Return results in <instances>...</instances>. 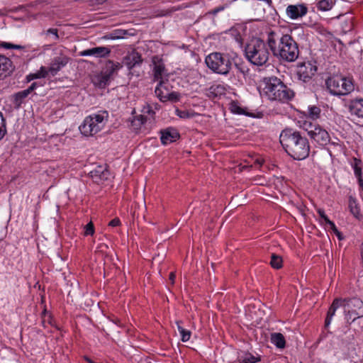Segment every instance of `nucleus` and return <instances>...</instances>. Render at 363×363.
Instances as JSON below:
<instances>
[{
  "instance_id": "obj_3",
  "label": "nucleus",
  "mask_w": 363,
  "mask_h": 363,
  "mask_svg": "<svg viewBox=\"0 0 363 363\" xmlns=\"http://www.w3.org/2000/svg\"><path fill=\"white\" fill-rule=\"evenodd\" d=\"M339 307H342L343 308L344 313L347 321L352 320V322H353L357 318L363 316V302L359 298H335L328 311L325 321V328H328L330 325L332 318L334 316L336 310Z\"/></svg>"
},
{
  "instance_id": "obj_45",
  "label": "nucleus",
  "mask_w": 363,
  "mask_h": 363,
  "mask_svg": "<svg viewBox=\"0 0 363 363\" xmlns=\"http://www.w3.org/2000/svg\"><path fill=\"white\" fill-rule=\"evenodd\" d=\"M1 46L4 48H6V49H10V48H12V47L13 46V44L4 42L1 44Z\"/></svg>"
},
{
  "instance_id": "obj_55",
  "label": "nucleus",
  "mask_w": 363,
  "mask_h": 363,
  "mask_svg": "<svg viewBox=\"0 0 363 363\" xmlns=\"http://www.w3.org/2000/svg\"><path fill=\"white\" fill-rule=\"evenodd\" d=\"M147 112L148 113H153V111L152 110H150V108H148V110L147 111Z\"/></svg>"
},
{
  "instance_id": "obj_7",
  "label": "nucleus",
  "mask_w": 363,
  "mask_h": 363,
  "mask_svg": "<svg viewBox=\"0 0 363 363\" xmlns=\"http://www.w3.org/2000/svg\"><path fill=\"white\" fill-rule=\"evenodd\" d=\"M207 67L213 72L226 75L230 72L232 62L228 54L212 52L205 60Z\"/></svg>"
},
{
  "instance_id": "obj_38",
  "label": "nucleus",
  "mask_w": 363,
  "mask_h": 363,
  "mask_svg": "<svg viewBox=\"0 0 363 363\" xmlns=\"http://www.w3.org/2000/svg\"><path fill=\"white\" fill-rule=\"evenodd\" d=\"M352 27L353 25L351 21H350L349 22H345V23L342 24V28L345 33L350 31L352 29Z\"/></svg>"
},
{
  "instance_id": "obj_28",
  "label": "nucleus",
  "mask_w": 363,
  "mask_h": 363,
  "mask_svg": "<svg viewBox=\"0 0 363 363\" xmlns=\"http://www.w3.org/2000/svg\"><path fill=\"white\" fill-rule=\"evenodd\" d=\"M223 89V86L220 85H212L208 89H206V94L208 97H216L218 93H220Z\"/></svg>"
},
{
  "instance_id": "obj_21",
  "label": "nucleus",
  "mask_w": 363,
  "mask_h": 363,
  "mask_svg": "<svg viewBox=\"0 0 363 363\" xmlns=\"http://www.w3.org/2000/svg\"><path fill=\"white\" fill-rule=\"evenodd\" d=\"M271 342L278 348H284L286 341L284 335L280 333H274L271 334Z\"/></svg>"
},
{
  "instance_id": "obj_36",
  "label": "nucleus",
  "mask_w": 363,
  "mask_h": 363,
  "mask_svg": "<svg viewBox=\"0 0 363 363\" xmlns=\"http://www.w3.org/2000/svg\"><path fill=\"white\" fill-rule=\"evenodd\" d=\"M328 225H329L330 229L335 233V235L338 237L339 240H342V235L340 233V232L337 230V228H336L335 223L331 221L330 222Z\"/></svg>"
},
{
  "instance_id": "obj_20",
  "label": "nucleus",
  "mask_w": 363,
  "mask_h": 363,
  "mask_svg": "<svg viewBox=\"0 0 363 363\" xmlns=\"http://www.w3.org/2000/svg\"><path fill=\"white\" fill-rule=\"evenodd\" d=\"M90 175L95 182H99L101 180L107 179L108 172L99 167L97 169L91 171Z\"/></svg>"
},
{
  "instance_id": "obj_42",
  "label": "nucleus",
  "mask_w": 363,
  "mask_h": 363,
  "mask_svg": "<svg viewBox=\"0 0 363 363\" xmlns=\"http://www.w3.org/2000/svg\"><path fill=\"white\" fill-rule=\"evenodd\" d=\"M318 213L320 216L321 218H323L327 224H328L331 220L328 218V216L325 215V211L323 209H318Z\"/></svg>"
},
{
  "instance_id": "obj_9",
  "label": "nucleus",
  "mask_w": 363,
  "mask_h": 363,
  "mask_svg": "<svg viewBox=\"0 0 363 363\" xmlns=\"http://www.w3.org/2000/svg\"><path fill=\"white\" fill-rule=\"evenodd\" d=\"M309 137L322 146L328 145L330 141V137L328 131L319 125H317L316 128H314L313 130H310Z\"/></svg>"
},
{
  "instance_id": "obj_29",
  "label": "nucleus",
  "mask_w": 363,
  "mask_h": 363,
  "mask_svg": "<svg viewBox=\"0 0 363 363\" xmlns=\"http://www.w3.org/2000/svg\"><path fill=\"white\" fill-rule=\"evenodd\" d=\"M270 264L274 269H280L282 267L281 257L277 255L272 254Z\"/></svg>"
},
{
  "instance_id": "obj_14",
  "label": "nucleus",
  "mask_w": 363,
  "mask_h": 363,
  "mask_svg": "<svg viewBox=\"0 0 363 363\" xmlns=\"http://www.w3.org/2000/svg\"><path fill=\"white\" fill-rule=\"evenodd\" d=\"M111 50L107 47H94L80 52L79 55L82 57H104L108 56Z\"/></svg>"
},
{
  "instance_id": "obj_32",
  "label": "nucleus",
  "mask_w": 363,
  "mask_h": 363,
  "mask_svg": "<svg viewBox=\"0 0 363 363\" xmlns=\"http://www.w3.org/2000/svg\"><path fill=\"white\" fill-rule=\"evenodd\" d=\"M6 133V121L1 111H0V140Z\"/></svg>"
},
{
  "instance_id": "obj_33",
  "label": "nucleus",
  "mask_w": 363,
  "mask_h": 363,
  "mask_svg": "<svg viewBox=\"0 0 363 363\" xmlns=\"http://www.w3.org/2000/svg\"><path fill=\"white\" fill-rule=\"evenodd\" d=\"M177 115L181 118H192L195 113H190L188 111L176 110Z\"/></svg>"
},
{
  "instance_id": "obj_13",
  "label": "nucleus",
  "mask_w": 363,
  "mask_h": 363,
  "mask_svg": "<svg viewBox=\"0 0 363 363\" xmlns=\"http://www.w3.org/2000/svg\"><path fill=\"white\" fill-rule=\"evenodd\" d=\"M171 89L172 86L168 80L161 79L155 88V93L161 101L164 102L167 96L172 91Z\"/></svg>"
},
{
  "instance_id": "obj_23",
  "label": "nucleus",
  "mask_w": 363,
  "mask_h": 363,
  "mask_svg": "<svg viewBox=\"0 0 363 363\" xmlns=\"http://www.w3.org/2000/svg\"><path fill=\"white\" fill-rule=\"evenodd\" d=\"M349 209L350 213L357 218H359L360 216V208L359 203L357 200L352 197H349Z\"/></svg>"
},
{
  "instance_id": "obj_54",
  "label": "nucleus",
  "mask_w": 363,
  "mask_h": 363,
  "mask_svg": "<svg viewBox=\"0 0 363 363\" xmlns=\"http://www.w3.org/2000/svg\"><path fill=\"white\" fill-rule=\"evenodd\" d=\"M256 162H257L259 165L262 164V161L260 160H257Z\"/></svg>"
},
{
  "instance_id": "obj_40",
  "label": "nucleus",
  "mask_w": 363,
  "mask_h": 363,
  "mask_svg": "<svg viewBox=\"0 0 363 363\" xmlns=\"http://www.w3.org/2000/svg\"><path fill=\"white\" fill-rule=\"evenodd\" d=\"M235 67L236 69H238V71L240 73H242V74H245L246 73L248 72L249 69L244 65H240V64H238V63H235Z\"/></svg>"
},
{
  "instance_id": "obj_48",
  "label": "nucleus",
  "mask_w": 363,
  "mask_h": 363,
  "mask_svg": "<svg viewBox=\"0 0 363 363\" xmlns=\"http://www.w3.org/2000/svg\"><path fill=\"white\" fill-rule=\"evenodd\" d=\"M223 9H224V6L217 7V8L214 9V10L213 11V13L216 14L218 12L223 11Z\"/></svg>"
},
{
  "instance_id": "obj_6",
  "label": "nucleus",
  "mask_w": 363,
  "mask_h": 363,
  "mask_svg": "<svg viewBox=\"0 0 363 363\" xmlns=\"http://www.w3.org/2000/svg\"><path fill=\"white\" fill-rule=\"evenodd\" d=\"M108 120V111H99L86 116L79 126V130L85 136H92L105 127Z\"/></svg>"
},
{
  "instance_id": "obj_10",
  "label": "nucleus",
  "mask_w": 363,
  "mask_h": 363,
  "mask_svg": "<svg viewBox=\"0 0 363 363\" xmlns=\"http://www.w3.org/2000/svg\"><path fill=\"white\" fill-rule=\"evenodd\" d=\"M348 110L352 116L363 118V99L356 98L350 100L347 104Z\"/></svg>"
},
{
  "instance_id": "obj_5",
  "label": "nucleus",
  "mask_w": 363,
  "mask_h": 363,
  "mask_svg": "<svg viewBox=\"0 0 363 363\" xmlns=\"http://www.w3.org/2000/svg\"><path fill=\"white\" fill-rule=\"evenodd\" d=\"M267 40L257 38L251 40L245 47L246 58L253 65L262 66L265 65L269 57Z\"/></svg>"
},
{
  "instance_id": "obj_25",
  "label": "nucleus",
  "mask_w": 363,
  "mask_h": 363,
  "mask_svg": "<svg viewBox=\"0 0 363 363\" xmlns=\"http://www.w3.org/2000/svg\"><path fill=\"white\" fill-rule=\"evenodd\" d=\"M154 62V77L155 79H162V75L164 72V65L161 61L156 62L155 59L153 60Z\"/></svg>"
},
{
  "instance_id": "obj_47",
  "label": "nucleus",
  "mask_w": 363,
  "mask_h": 363,
  "mask_svg": "<svg viewBox=\"0 0 363 363\" xmlns=\"http://www.w3.org/2000/svg\"><path fill=\"white\" fill-rule=\"evenodd\" d=\"M180 321H177L176 322V324L177 325V329H178V331L179 332V333H184V330H185L184 328H183L181 325H180Z\"/></svg>"
},
{
  "instance_id": "obj_16",
  "label": "nucleus",
  "mask_w": 363,
  "mask_h": 363,
  "mask_svg": "<svg viewBox=\"0 0 363 363\" xmlns=\"http://www.w3.org/2000/svg\"><path fill=\"white\" fill-rule=\"evenodd\" d=\"M69 60V57L64 55L55 57L50 65L49 72L52 75H55L62 67L67 65Z\"/></svg>"
},
{
  "instance_id": "obj_52",
  "label": "nucleus",
  "mask_w": 363,
  "mask_h": 363,
  "mask_svg": "<svg viewBox=\"0 0 363 363\" xmlns=\"http://www.w3.org/2000/svg\"><path fill=\"white\" fill-rule=\"evenodd\" d=\"M354 172H355V174L358 177V178L359 177H361V174H360V170L359 169H358L357 168H355Z\"/></svg>"
},
{
  "instance_id": "obj_15",
  "label": "nucleus",
  "mask_w": 363,
  "mask_h": 363,
  "mask_svg": "<svg viewBox=\"0 0 363 363\" xmlns=\"http://www.w3.org/2000/svg\"><path fill=\"white\" fill-rule=\"evenodd\" d=\"M160 133L161 142L164 145L173 143L179 138V133L174 128H167L166 129L162 130Z\"/></svg>"
},
{
  "instance_id": "obj_26",
  "label": "nucleus",
  "mask_w": 363,
  "mask_h": 363,
  "mask_svg": "<svg viewBox=\"0 0 363 363\" xmlns=\"http://www.w3.org/2000/svg\"><path fill=\"white\" fill-rule=\"evenodd\" d=\"M29 94V91L23 90L19 91L14 95V104L16 108H19L23 102V99Z\"/></svg>"
},
{
  "instance_id": "obj_50",
  "label": "nucleus",
  "mask_w": 363,
  "mask_h": 363,
  "mask_svg": "<svg viewBox=\"0 0 363 363\" xmlns=\"http://www.w3.org/2000/svg\"><path fill=\"white\" fill-rule=\"evenodd\" d=\"M138 120H140V121L141 124H143V123H145V121H146V117H145V116H140L138 117Z\"/></svg>"
},
{
  "instance_id": "obj_51",
  "label": "nucleus",
  "mask_w": 363,
  "mask_h": 363,
  "mask_svg": "<svg viewBox=\"0 0 363 363\" xmlns=\"http://www.w3.org/2000/svg\"><path fill=\"white\" fill-rule=\"evenodd\" d=\"M358 183H359V186H360L362 189H363V179H362L361 177H359L358 178Z\"/></svg>"
},
{
  "instance_id": "obj_37",
  "label": "nucleus",
  "mask_w": 363,
  "mask_h": 363,
  "mask_svg": "<svg viewBox=\"0 0 363 363\" xmlns=\"http://www.w3.org/2000/svg\"><path fill=\"white\" fill-rule=\"evenodd\" d=\"M316 124H312L311 123L305 122L303 123V129L307 131L308 135H309V131L313 130L314 128H316Z\"/></svg>"
},
{
  "instance_id": "obj_1",
  "label": "nucleus",
  "mask_w": 363,
  "mask_h": 363,
  "mask_svg": "<svg viewBox=\"0 0 363 363\" xmlns=\"http://www.w3.org/2000/svg\"><path fill=\"white\" fill-rule=\"evenodd\" d=\"M268 48L273 55L286 62H294L298 57L297 43L289 34H284L280 28L270 29L266 32Z\"/></svg>"
},
{
  "instance_id": "obj_8",
  "label": "nucleus",
  "mask_w": 363,
  "mask_h": 363,
  "mask_svg": "<svg viewBox=\"0 0 363 363\" xmlns=\"http://www.w3.org/2000/svg\"><path fill=\"white\" fill-rule=\"evenodd\" d=\"M326 85L333 95H346L354 90L352 79L341 76H333L326 80Z\"/></svg>"
},
{
  "instance_id": "obj_44",
  "label": "nucleus",
  "mask_w": 363,
  "mask_h": 363,
  "mask_svg": "<svg viewBox=\"0 0 363 363\" xmlns=\"http://www.w3.org/2000/svg\"><path fill=\"white\" fill-rule=\"evenodd\" d=\"M119 224H120V220L118 218H116L111 220L108 223V225L112 227L118 226V225H119Z\"/></svg>"
},
{
  "instance_id": "obj_19",
  "label": "nucleus",
  "mask_w": 363,
  "mask_h": 363,
  "mask_svg": "<svg viewBox=\"0 0 363 363\" xmlns=\"http://www.w3.org/2000/svg\"><path fill=\"white\" fill-rule=\"evenodd\" d=\"M126 35H132L127 30L116 29L105 35L103 38L105 40H116L123 38Z\"/></svg>"
},
{
  "instance_id": "obj_41",
  "label": "nucleus",
  "mask_w": 363,
  "mask_h": 363,
  "mask_svg": "<svg viewBox=\"0 0 363 363\" xmlns=\"http://www.w3.org/2000/svg\"><path fill=\"white\" fill-rule=\"evenodd\" d=\"M180 335H182V340L183 342H186L190 338L191 332L189 330H184V333H181Z\"/></svg>"
},
{
  "instance_id": "obj_17",
  "label": "nucleus",
  "mask_w": 363,
  "mask_h": 363,
  "mask_svg": "<svg viewBox=\"0 0 363 363\" xmlns=\"http://www.w3.org/2000/svg\"><path fill=\"white\" fill-rule=\"evenodd\" d=\"M122 67V65L119 62H114L111 60H108L106 65L105 70L103 72L110 79H112L113 76Z\"/></svg>"
},
{
  "instance_id": "obj_39",
  "label": "nucleus",
  "mask_w": 363,
  "mask_h": 363,
  "mask_svg": "<svg viewBox=\"0 0 363 363\" xmlns=\"http://www.w3.org/2000/svg\"><path fill=\"white\" fill-rule=\"evenodd\" d=\"M308 67L310 69V72L306 71V75L304 76V78H310L312 75H314L316 68L315 67H313L310 63L308 64Z\"/></svg>"
},
{
  "instance_id": "obj_43",
  "label": "nucleus",
  "mask_w": 363,
  "mask_h": 363,
  "mask_svg": "<svg viewBox=\"0 0 363 363\" xmlns=\"http://www.w3.org/2000/svg\"><path fill=\"white\" fill-rule=\"evenodd\" d=\"M46 34H52L54 35L55 40H57L59 38L58 34H57V30L56 28H49L46 31Z\"/></svg>"
},
{
  "instance_id": "obj_2",
  "label": "nucleus",
  "mask_w": 363,
  "mask_h": 363,
  "mask_svg": "<svg viewBox=\"0 0 363 363\" xmlns=\"http://www.w3.org/2000/svg\"><path fill=\"white\" fill-rule=\"evenodd\" d=\"M279 140L287 154L294 160H301L308 156V141L298 131L285 129L281 133Z\"/></svg>"
},
{
  "instance_id": "obj_27",
  "label": "nucleus",
  "mask_w": 363,
  "mask_h": 363,
  "mask_svg": "<svg viewBox=\"0 0 363 363\" xmlns=\"http://www.w3.org/2000/svg\"><path fill=\"white\" fill-rule=\"evenodd\" d=\"M333 5V0H320L318 1L317 6L319 10L326 11L330 10Z\"/></svg>"
},
{
  "instance_id": "obj_4",
  "label": "nucleus",
  "mask_w": 363,
  "mask_h": 363,
  "mask_svg": "<svg viewBox=\"0 0 363 363\" xmlns=\"http://www.w3.org/2000/svg\"><path fill=\"white\" fill-rule=\"evenodd\" d=\"M264 94L270 100L287 101L294 96V91L276 77L264 78Z\"/></svg>"
},
{
  "instance_id": "obj_24",
  "label": "nucleus",
  "mask_w": 363,
  "mask_h": 363,
  "mask_svg": "<svg viewBox=\"0 0 363 363\" xmlns=\"http://www.w3.org/2000/svg\"><path fill=\"white\" fill-rule=\"evenodd\" d=\"M238 358L240 363H256L260 361L259 356H254L252 354L247 352L240 354Z\"/></svg>"
},
{
  "instance_id": "obj_18",
  "label": "nucleus",
  "mask_w": 363,
  "mask_h": 363,
  "mask_svg": "<svg viewBox=\"0 0 363 363\" xmlns=\"http://www.w3.org/2000/svg\"><path fill=\"white\" fill-rule=\"evenodd\" d=\"M13 70L12 62L8 57L0 55V76L6 72H11Z\"/></svg>"
},
{
  "instance_id": "obj_30",
  "label": "nucleus",
  "mask_w": 363,
  "mask_h": 363,
  "mask_svg": "<svg viewBox=\"0 0 363 363\" xmlns=\"http://www.w3.org/2000/svg\"><path fill=\"white\" fill-rule=\"evenodd\" d=\"M48 71L45 69V67H42L40 68V70L35 74H30L28 76H27L28 81L33 80L34 79H39L42 77H45L48 75Z\"/></svg>"
},
{
  "instance_id": "obj_53",
  "label": "nucleus",
  "mask_w": 363,
  "mask_h": 363,
  "mask_svg": "<svg viewBox=\"0 0 363 363\" xmlns=\"http://www.w3.org/2000/svg\"><path fill=\"white\" fill-rule=\"evenodd\" d=\"M23 47L21 46V45H13V46L12 47V48L13 49H21Z\"/></svg>"
},
{
  "instance_id": "obj_12",
  "label": "nucleus",
  "mask_w": 363,
  "mask_h": 363,
  "mask_svg": "<svg viewBox=\"0 0 363 363\" xmlns=\"http://www.w3.org/2000/svg\"><path fill=\"white\" fill-rule=\"evenodd\" d=\"M123 64L128 69L140 66L143 62L141 55L135 50H132L123 58Z\"/></svg>"
},
{
  "instance_id": "obj_49",
  "label": "nucleus",
  "mask_w": 363,
  "mask_h": 363,
  "mask_svg": "<svg viewBox=\"0 0 363 363\" xmlns=\"http://www.w3.org/2000/svg\"><path fill=\"white\" fill-rule=\"evenodd\" d=\"M175 277V274L174 272H171L169 279L172 281V284H174Z\"/></svg>"
},
{
  "instance_id": "obj_34",
  "label": "nucleus",
  "mask_w": 363,
  "mask_h": 363,
  "mask_svg": "<svg viewBox=\"0 0 363 363\" xmlns=\"http://www.w3.org/2000/svg\"><path fill=\"white\" fill-rule=\"evenodd\" d=\"M179 99V94L174 91H171L168 96L166 97V101H177Z\"/></svg>"
},
{
  "instance_id": "obj_35",
  "label": "nucleus",
  "mask_w": 363,
  "mask_h": 363,
  "mask_svg": "<svg viewBox=\"0 0 363 363\" xmlns=\"http://www.w3.org/2000/svg\"><path fill=\"white\" fill-rule=\"evenodd\" d=\"M85 228V232H84V234L86 235H93L94 233V225L91 222L89 223L88 224H86L84 227Z\"/></svg>"
},
{
  "instance_id": "obj_11",
  "label": "nucleus",
  "mask_w": 363,
  "mask_h": 363,
  "mask_svg": "<svg viewBox=\"0 0 363 363\" xmlns=\"http://www.w3.org/2000/svg\"><path fill=\"white\" fill-rule=\"evenodd\" d=\"M308 12V8L304 4L289 5L286 13L291 19H297L305 16Z\"/></svg>"
},
{
  "instance_id": "obj_46",
  "label": "nucleus",
  "mask_w": 363,
  "mask_h": 363,
  "mask_svg": "<svg viewBox=\"0 0 363 363\" xmlns=\"http://www.w3.org/2000/svg\"><path fill=\"white\" fill-rule=\"evenodd\" d=\"M37 86V84L33 82L26 90L29 91V94L33 91Z\"/></svg>"
},
{
  "instance_id": "obj_31",
  "label": "nucleus",
  "mask_w": 363,
  "mask_h": 363,
  "mask_svg": "<svg viewBox=\"0 0 363 363\" xmlns=\"http://www.w3.org/2000/svg\"><path fill=\"white\" fill-rule=\"evenodd\" d=\"M320 108L312 106L308 107V116L309 117L315 120L320 117Z\"/></svg>"
},
{
  "instance_id": "obj_22",
  "label": "nucleus",
  "mask_w": 363,
  "mask_h": 363,
  "mask_svg": "<svg viewBox=\"0 0 363 363\" xmlns=\"http://www.w3.org/2000/svg\"><path fill=\"white\" fill-rule=\"evenodd\" d=\"M110 82L111 79L104 72L96 75L93 79L94 84L99 88H104Z\"/></svg>"
}]
</instances>
